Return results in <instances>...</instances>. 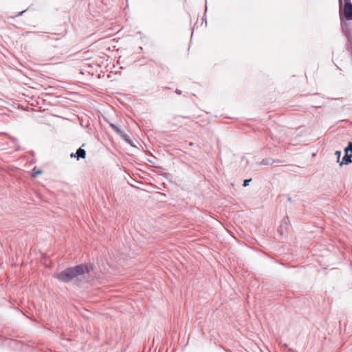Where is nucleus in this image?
I'll list each match as a JSON object with an SVG mask.
<instances>
[{
    "instance_id": "13",
    "label": "nucleus",
    "mask_w": 352,
    "mask_h": 352,
    "mask_svg": "<svg viewBox=\"0 0 352 352\" xmlns=\"http://www.w3.org/2000/svg\"><path fill=\"white\" fill-rule=\"evenodd\" d=\"M42 173L41 170H38V171H36L33 173V177H36L37 175H39Z\"/></svg>"
},
{
    "instance_id": "4",
    "label": "nucleus",
    "mask_w": 352,
    "mask_h": 352,
    "mask_svg": "<svg viewBox=\"0 0 352 352\" xmlns=\"http://www.w3.org/2000/svg\"><path fill=\"white\" fill-rule=\"evenodd\" d=\"M280 162H281L279 160H273L272 158H266V159L263 160L262 162H261V164L263 165L273 166L275 164L280 163Z\"/></svg>"
},
{
    "instance_id": "1",
    "label": "nucleus",
    "mask_w": 352,
    "mask_h": 352,
    "mask_svg": "<svg viewBox=\"0 0 352 352\" xmlns=\"http://www.w3.org/2000/svg\"><path fill=\"white\" fill-rule=\"evenodd\" d=\"M90 267L87 265H78L75 267H68L65 270L54 275V277L61 282L67 283L75 278L89 273Z\"/></svg>"
},
{
    "instance_id": "2",
    "label": "nucleus",
    "mask_w": 352,
    "mask_h": 352,
    "mask_svg": "<svg viewBox=\"0 0 352 352\" xmlns=\"http://www.w3.org/2000/svg\"><path fill=\"white\" fill-rule=\"evenodd\" d=\"M343 16L347 20H352V3L344 5L341 17Z\"/></svg>"
},
{
    "instance_id": "6",
    "label": "nucleus",
    "mask_w": 352,
    "mask_h": 352,
    "mask_svg": "<svg viewBox=\"0 0 352 352\" xmlns=\"http://www.w3.org/2000/svg\"><path fill=\"white\" fill-rule=\"evenodd\" d=\"M109 126L118 135L122 133V131L116 124L110 123Z\"/></svg>"
},
{
    "instance_id": "8",
    "label": "nucleus",
    "mask_w": 352,
    "mask_h": 352,
    "mask_svg": "<svg viewBox=\"0 0 352 352\" xmlns=\"http://www.w3.org/2000/svg\"><path fill=\"white\" fill-rule=\"evenodd\" d=\"M349 151L352 153V142H349L348 146L344 148V153H349Z\"/></svg>"
},
{
    "instance_id": "9",
    "label": "nucleus",
    "mask_w": 352,
    "mask_h": 352,
    "mask_svg": "<svg viewBox=\"0 0 352 352\" xmlns=\"http://www.w3.org/2000/svg\"><path fill=\"white\" fill-rule=\"evenodd\" d=\"M119 135L126 142H129V136L125 134L124 132L122 131L121 134H119Z\"/></svg>"
},
{
    "instance_id": "17",
    "label": "nucleus",
    "mask_w": 352,
    "mask_h": 352,
    "mask_svg": "<svg viewBox=\"0 0 352 352\" xmlns=\"http://www.w3.org/2000/svg\"><path fill=\"white\" fill-rule=\"evenodd\" d=\"M23 12H20V13L19 14V16H20V15H22Z\"/></svg>"
},
{
    "instance_id": "14",
    "label": "nucleus",
    "mask_w": 352,
    "mask_h": 352,
    "mask_svg": "<svg viewBox=\"0 0 352 352\" xmlns=\"http://www.w3.org/2000/svg\"><path fill=\"white\" fill-rule=\"evenodd\" d=\"M175 93H176L177 94H178V95H180V94H182V91H181V90H179V89H177L175 90Z\"/></svg>"
},
{
    "instance_id": "15",
    "label": "nucleus",
    "mask_w": 352,
    "mask_h": 352,
    "mask_svg": "<svg viewBox=\"0 0 352 352\" xmlns=\"http://www.w3.org/2000/svg\"><path fill=\"white\" fill-rule=\"evenodd\" d=\"M344 5H346V3H351V0H344Z\"/></svg>"
},
{
    "instance_id": "10",
    "label": "nucleus",
    "mask_w": 352,
    "mask_h": 352,
    "mask_svg": "<svg viewBox=\"0 0 352 352\" xmlns=\"http://www.w3.org/2000/svg\"><path fill=\"white\" fill-rule=\"evenodd\" d=\"M119 135L126 142H129V136L125 134L124 132L122 131L121 134H119Z\"/></svg>"
},
{
    "instance_id": "18",
    "label": "nucleus",
    "mask_w": 352,
    "mask_h": 352,
    "mask_svg": "<svg viewBox=\"0 0 352 352\" xmlns=\"http://www.w3.org/2000/svg\"><path fill=\"white\" fill-rule=\"evenodd\" d=\"M342 0H340V3L341 4Z\"/></svg>"
},
{
    "instance_id": "12",
    "label": "nucleus",
    "mask_w": 352,
    "mask_h": 352,
    "mask_svg": "<svg viewBox=\"0 0 352 352\" xmlns=\"http://www.w3.org/2000/svg\"><path fill=\"white\" fill-rule=\"evenodd\" d=\"M252 179H247L243 181V186L246 187L249 185V183L251 182Z\"/></svg>"
},
{
    "instance_id": "3",
    "label": "nucleus",
    "mask_w": 352,
    "mask_h": 352,
    "mask_svg": "<svg viewBox=\"0 0 352 352\" xmlns=\"http://www.w3.org/2000/svg\"><path fill=\"white\" fill-rule=\"evenodd\" d=\"M351 163H352V154L344 153V155L342 158V160L340 162V165H348Z\"/></svg>"
},
{
    "instance_id": "7",
    "label": "nucleus",
    "mask_w": 352,
    "mask_h": 352,
    "mask_svg": "<svg viewBox=\"0 0 352 352\" xmlns=\"http://www.w3.org/2000/svg\"><path fill=\"white\" fill-rule=\"evenodd\" d=\"M345 26H346V24H345ZM342 31H343L344 35L348 38V39H349L350 32H349V30L348 29V28L344 27L342 25Z\"/></svg>"
},
{
    "instance_id": "11",
    "label": "nucleus",
    "mask_w": 352,
    "mask_h": 352,
    "mask_svg": "<svg viewBox=\"0 0 352 352\" xmlns=\"http://www.w3.org/2000/svg\"><path fill=\"white\" fill-rule=\"evenodd\" d=\"M335 155L337 157V162L340 164V157H341V151H336L335 153Z\"/></svg>"
},
{
    "instance_id": "16",
    "label": "nucleus",
    "mask_w": 352,
    "mask_h": 352,
    "mask_svg": "<svg viewBox=\"0 0 352 352\" xmlns=\"http://www.w3.org/2000/svg\"><path fill=\"white\" fill-rule=\"evenodd\" d=\"M70 157H75V158H76V153H72L70 155Z\"/></svg>"
},
{
    "instance_id": "5",
    "label": "nucleus",
    "mask_w": 352,
    "mask_h": 352,
    "mask_svg": "<svg viewBox=\"0 0 352 352\" xmlns=\"http://www.w3.org/2000/svg\"><path fill=\"white\" fill-rule=\"evenodd\" d=\"M86 157V151L82 148L77 149L76 152V158L78 160L79 159H85Z\"/></svg>"
}]
</instances>
